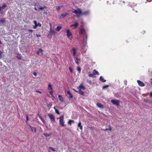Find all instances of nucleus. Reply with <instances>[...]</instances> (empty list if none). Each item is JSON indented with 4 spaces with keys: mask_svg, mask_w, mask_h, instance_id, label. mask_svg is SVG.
Returning <instances> with one entry per match:
<instances>
[{
    "mask_svg": "<svg viewBox=\"0 0 152 152\" xmlns=\"http://www.w3.org/2000/svg\"><path fill=\"white\" fill-rule=\"evenodd\" d=\"M137 82L139 85L140 86L143 87L145 86L144 83L140 80H137Z\"/></svg>",
    "mask_w": 152,
    "mask_h": 152,
    "instance_id": "nucleus-10",
    "label": "nucleus"
},
{
    "mask_svg": "<svg viewBox=\"0 0 152 152\" xmlns=\"http://www.w3.org/2000/svg\"><path fill=\"white\" fill-rule=\"evenodd\" d=\"M55 112L58 114H59L60 113L59 111L57 110V109H56V110H55Z\"/></svg>",
    "mask_w": 152,
    "mask_h": 152,
    "instance_id": "nucleus-40",
    "label": "nucleus"
},
{
    "mask_svg": "<svg viewBox=\"0 0 152 152\" xmlns=\"http://www.w3.org/2000/svg\"><path fill=\"white\" fill-rule=\"evenodd\" d=\"M97 106L100 108H103V106H102V105L100 104H97Z\"/></svg>",
    "mask_w": 152,
    "mask_h": 152,
    "instance_id": "nucleus-31",
    "label": "nucleus"
},
{
    "mask_svg": "<svg viewBox=\"0 0 152 152\" xmlns=\"http://www.w3.org/2000/svg\"><path fill=\"white\" fill-rule=\"evenodd\" d=\"M58 98L59 100L61 102H64V98L61 95H58Z\"/></svg>",
    "mask_w": 152,
    "mask_h": 152,
    "instance_id": "nucleus-16",
    "label": "nucleus"
},
{
    "mask_svg": "<svg viewBox=\"0 0 152 152\" xmlns=\"http://www.w3.org/2000/svg\"><path fill=\"white\" fill-rule=\"evenodd\" d=\"M28 31L29 32H33V31L32 30H28Z\"/></svg>",
    "mask_w": 152,
    "mask_h": 152,
    "instance_id": "nucleus-51",
    "label": "nucleus"
},
{
    "mask_svg": "<svg viewBox=\"0 0 152 152\" xmlns=\"http://www.w3.org/2000/svg\"><path fill=\"white\" fill-rule=\"evenodd\" d=\"M39 51H37V54L38 55H39Z\"/></svg>",
    "mask_w": 152,
    "mask_h": 152,
    "instance_id": "nucleus-58",
    "label": "nucleus"
},
{
    "mask_svg": "<svg viewBox=\"0 0 152 152\" xmlns=\"http://www.w3.org/2000/svg\"><path fill=\"white\" fill-rule=\"evenodd\" d=\"M5 21V19L4 18H3L0 20V26H2L3 25V23Z\"/></svg>",
    "mask_w": 152,
    "mask_h": 152,
    "instance_id": "nucleus-12",
    "label": "nucleus"
},
{
    "mask_svg": "<svg viewBox=\"0 0 152 152\" xmlns=\"http://www.w3.org/2000/svg\"><path fill=\"white\" fill-rule=\"evenodd\" d=\"M64 118V115H62L59 118V124L60 125H61L62 126H65L64 123L63 121Z\"/></svg>",
    "mask_w": 152,
    "mask_h": 152,
    "instance_id": "nucleus-2",
    "label": "nucleus"
},
{
    "mask_svg": "<svg viewBox=\"0 0 152 152\" xmlns=\"http://www.w3.org/2000/svg\"><path fill=\"white\" fill-rule=\"evenodd\" d=\"M34 24L35 25H36L37 23V21L35 20H34Z\"/></svg>",
    "mask_w": 152,
    "mask_h": 152,
    "instance_id": "nucleus-49",
    "label": "nucleus"
},
{
    "mask_svg": "<svg viewBox=\"0 0 152 152\" xmlns=\"http://www.w3.org/2000/svg\"><path fill=\"white\" fill-rule=\"evenodd\" d=\"M111 102L113 104L116 105L117 106H118L119 105L120 102L118 100L113 99L111 100Z\"/></svg>",
    "mask_w": 152,
    "mask_h": 152,
    "instance_id": "nucleus-5",
    "label": "nucleus"
},
{
    "mask_svg": "<svg viewBox=\"0 0 152 152\" xmlns=\"http://www.w3.org/2000/svg\"><path fill=\"white\" fill-rule=\"evenodd\" d=\"M50 31H49V34L48 35L49 38H51L52 36L55 34V31L53 30L50 27Z\"/></svg>",
    "mask_w": 152,
    "mask_h": 152,
    "instance_id": "nucleus-4",
    "label": "nucleus"
},
{
    "mask_svg": "<svg viewBox=\"0 0 152 152\" xmlns=\"http://www.w3.org/2000/svg\"><path fill=\"white\" fill-rule=\"evenodd\" d=\"M94 74L93 73H91V74H89V75H88V76L89 77H93L94 76Z\"/></svg>",
    "mask_w": 152,
    "mask_h": 152,
    "instance_id": "nucleus-37",
    "label": "nucleus"
},
{
    "mask_svg": "<svg viewBox=\"0 0 152 152\" xmlns=\"http://www.w3.org/2000/svg\"><path fill=\"white\" fill-rule=\"evenodd\" d=\"M151 85H152V81L151 82Z\"/></svg>",
    "mask_w": 152,
    "mask_h": 152,
    "instance_id": "nucleus-64",
    "label": "nucleus"
},
{
    "mask_svg": "<svg viewBox=\"0 0 152 152\" xmlns=\"http://www.w3.org/2000/svg\"><path fill=\"white\" fill-rule=\"evenodd\" d=\"M77 93L79 94L80 95H81L83 96L85 95V94L84 92L82 91L81 90H79L78 91H77Z\"/></svg>",
    "mask_w": 152,
    "mask_h": 152,
    "instance_id": "nucleus-18",
    "label": "nucleus"
},
{
    "mask_svg": "<svg viewBox=\"0 0 152 152\" xmlns=\"http://www.w3.org/2000/svg\"><path fill=\"white\" fill-rule=\"evenodd\" d=\"M76 53H73V56H74V57H76L75 56Z\"/></svg>",
    "mask_w": 152,
    "mask_h": 152,
    "instance_id": "nucleus-53",
    "label": "nucleus"
},
{
    "mask_svg": "<svg viewBox=\"0 0 152 152\" xmlns=\"http://www.w3.org/2000/svg\"><path fill=\"white\" fill-rule=\"evenodd\" d=\"M68 15H69V14L67 13H63L61 15L60 18H63Z\"/></svg>",
    "mask_w": 152,
    "mask_h": 152,
    "instance_id": "nucleus-13",
    "label": "nucleus"
},
{
    "mask_svg": "<svg viewBox=\"0 0 152 152\" xmlns=\"http://www.w3.org/2000/svg\"><path fill=\"white\" fill-rule=\"evenodd\" d=\"M34 9H35V10H37V8H36V7H34Z\"/></svg>",
    "mask_w": 152,
    "mask_h": 152,
    "instance_id": "nucleus-60",
    "label": "nucleus"
},
{
    "mask_svg": "<svg viewBox=\"0 0 152 152\" xmlns=\"http://www.w3.org/2000/svg\"><path fill=\"white\" fill-rule=\"evenodd\" d=\"M127 81L126 80H125L124 81V83L125 85H127Z\"/></svg>",
    "mask_w": 152,
    "mask_h": 152,
    "instance_id": "nucleus-46",
    "label": "nucleus"
},
{
    "mask_svg": "<svg viewBox=\"0 0 152 152\" xmlns=\"http://www.w3.org/2000/svg\"><path fill=\"white\" fill-rule=\"evenodd\" d=\"M53 108L55 109V110H56V107H53Z\"/></svg>",
    "mask_w": 152,
    "mask_h": 152,
    "instance_id": "nucleus-61",
    "label": "nucleus"
},
{
    "mask_svg": "<svg viewBox=\"0 0 152 152\" xmlns=\"http://www.w3.org/2000/svg\"><path fill=\"white\" fill-rule=\"evenodd\" d=\"M28 120V117L27 115H26V121H27Z\"/></svg>",
    "mask_w": 152,
    "mask_h": 152,
    "instance_id": "nucleus-47",
    "label": "nucleus"
},
{
    "mask_svg": "<svg viewBox=\"0 0 152 152\" xmlns=\"http://www.w3.org/2000/svg\"><path fill=\"white\" fill-rule=\"evenodd\" d=\"M108 129V130L110 131H111V130H112L111 127L110 125H109V128Z\"/></svg>",
    "mask_w": 152,
    "mask_h": 152,
    "instance_id": "nucleus-45",
    "label": "nucleus"
},
{
    "mask_svg": "<svg viewBox=\"0 0 152 152\" xmlns=\"http://www.w3.org/2000/svg\"><path fill=\"white\" fill-rule=\"evenodd\" d=\"M93 73H94V75H99V72L95 69H94L93 70Z\"/></svg>",
    "mask_w": 152,
    "mask_h": 152,
    "instance_id": "nucleus-22",
    "label": "nucleus"
},
{
    "mask_svg": "<svg viewBox=\"0 0 152 152\" xmlns=\"http://www.w3.org/2000/svg\"><path fill=\"white\" fill-rule=\"evenodd\" d=\"M72 12L73 13L76 14V13H77V10L73 9V11H72Z\"/></svg>",
    "mask_w": 152,
    "mask_h": 152,
    "instance_id": "nucleus-44",
    "label": "nucleus"
},
{
    "mask_svg": "<svg viewBox=\"0 0 152 152\" xmlns=\"http://www.w3.org/2000/svg\"><path fill=\"white\" fill-rule=\"evenodd\" d=\"M135 5H136V4L134 3H130L128 4V6L132 7L133 6H135Z\"/></svg>",
    "mask_w": 152,
    "mask_h": 152,
    "instance_id": "nucleus-26",
    "label": "nucleus"
},
{
    "mask_svg": "<svg viewBox=\"0 0 152 152\" xmlns=\"http://www.w3.org/2000/svg\"><path fill=\"white\" fill-rule=\"evenodd\" d=\"M109 86L108 85H105L103 86L102 88L103 89H105L108 88Z\"/></svg>",
    "mask_w": 152,
    "mask_h": 152,
    "instance_id": "nucleus-34",
    "label": "nucleus"
},
{
    "mask_svg": "<svg viewBox=\"0 0 152 152\" xmlns=\"http://www.w3.org/2000/svg\"><path fill=\"white\" fill-rule=\"evenodd\" d=\"M53 91L52 90H51L50 92V95H51L54 98H55V97L53 95Z\"/></svg>",
    "mask_w": 152,
    "mask_h": 152,
    "instance_id": "nucleus-38",
    "label": "nucleus"
},
{
    "mask_svg": "<svg viewBox=\"0 0 152 152\" xmlns=\"http://www.w3.org/2000/svg\"><path fill=\"white\" fill-rule=\"evenodd\" d=\"M1 43H2L1 42V41L0 40V44H1Z\"/></svg>",
    "mask_w": 152,
    "mask_h": 152,
    "instance_id": "nucleus-63",
    "label": "nucleus"
},
{
    "mask_svg": "<svg viewBox=\"0 0 152 152\" xmlns=\"http://www.w3.org/2000/svg\"><path fill=\"white\" fill-rule=\"evenodd\" d=\"M6 7L7 5L5 4H3L2 6H0V12L1 14L3 13V12L1 11V10L4 9Z\"/></svg>",
    "mask_w": 152,
    "mask_h": 152,
    "instance_id": "nucleus-9",
    "label": "nucleus"
},
{
    "mask_svg": "<svg viewBox=\"0 0 152 152\" xmlns=\"http://www.w3.org/2000/svg\"><path fill=\"white\" fill-rule=\"evenodd\" d=\"M36 35L37 37H41V35H38L37 34H36Z\"/></svg>",
    "mask_w": 152,
    "mask_h": 152,
    "instance_id": "nucleus-56",
    "label": "nucleus"
},
{
    "mask_svg": "<svg viewBox=\"0 0 152 152\" xmlns=\"http://www.w3.org/2000/svg\"><path fill=\"white\" fill-rule=\"evenodd\" d=\"M38 116L39 117V118L41 120V121L43 122L44 123L45 122V121L44 119L42 118V117L41 115L38 114Z\"/></svg>",
    "mask_w": 152,
    "mask_h": 152,
    "instance_id": "nucleus-21",
    "label": "nucleus"
},
{
    "mask_svg": "<svg viewBox=\"0 0 152 152\" xmlns=\"http://www.w3.org/2000/svg\"><path fill=\"white\" fill-rule=\"evenodd\" d=\"M150 97H152V92H151L150 93Z\"/></svg>",
    "mask_w": 152,
    "mask_h": 152,
    "instance_id": "nucleus-55",
    "label": "nucleus"
},
{
    "mask_svg": "<svg viewBox=\"0 0 152 152\" xmlns=\"http://www.w3.org/2000/svg\"><path fill=\"white\" fill-rule=\"evenodd\" d=\"M79 33L80 34L83 35V44L82 46V48L86 46L87 45V42L88 38V35L85 29L83 28H80V29Z\"/></svg>",
    "mask_w": 152,
    "mask_h": 152,
    "instance_id": "nucleus-1",
    "label": "nucleus"
},
{
    "mask_svg": "<svg viewBox=\"0 0 152 152\" xmlns=\"http://www.w3.org/2000/svg\"><path fill=\"white\" fill-rule=\"evenodd\" d=\"M78 23L77 22H75V23L74 24L71 25H70V26L71 27H73V28H75L78 26Z\"/></svg>",
    "mask_w": 152,
    "mask_h": 152,
    "instance_id": "nucleus-14",
    "label": "nucleus"
},
{
    "mask_svg": "<svg viewBox=\"0 0 152 152\" xmlns=\"http://www.w3.org/2000/svg\"><path fill=\"white\" fill-rule=\"evenodd\" d=\"M74 121L72 120H69L68 122V124L69 125H71L72 122Z\"/></svg>",
    "mask_w": 152,
    "mask_h": 152,
    "instance_id": "nucleus-33",
    "label": "nucleus"
},
{
    "mask_svg": "<svg viewBox=\"0 0 152 152\" xmlns=\"http://www.w3.org/2000/svg\"><path fill=\"white\" fill-rule=\"evenodd\" d=\"M38 51H39V53H41L43 54V50L41 48H40L39 49Z\"/></svg>",
    "mask_w": 152,
    "mask_h": 152,
    "instance_id": "nucleus-36",
    "label": "nucleus"
},
{
    "mask_svg": "<svg viewBox=\"0 0 152 152\" xmlns=\"http://www.w3.org/2000/svg\"><path fill=\"white\" fill-rule=\"evenodd\" d=\"M37 26H39L41 27V23H37V24L36 25Z\"/></svg>",
    "mask_w": 152,
    "mask_h": 152,
    "instance_id": "nucleus-42",
    "label": "nucleus"
},
{
    "mask_svg": "<svg viewBox=\"0 0 152 152\" xmlns=\"http://www.w3.org/2000/svg\"><path fill=\"white\" fill-rule=\"evenodd\" d=\"M69 71H70V72L71 73H72V68L70 67H69Z\"/></svg>",
    "mask_w": 152,
    "mask_h": 152,
    "instance_id": "nucleus-43",
    "label": "nucleus"
},
{
    "mask_svg": "<svg viewBox=\"0 0 152 152\" xmlns=\"http://www.w3.org/2000/svg\"><path fill=\"white\" fill-rule=\"evenodd\" d=\"M78 126L79 127H80V129H82L83 126H82L81 125V123L80 121L79 122L78 124Z\"/></svg>",
    "mask_w": 152,
    "mask_h": 152,
    "instance_id": "nucleus-23",
    "label": "nucleus"
},
{
    "mask_svg": "<svg viewBox=\"0 0 152 152\" xmlns=\"http://www.w3.org/2000/svg\"><path fill=\"white\" fill-rule=\"evenodd\" d=\"M62 5L56 7V9L58 10H60L61 8L62 7Z\"/></svg>",
    "mask_w": 152,
    "mask_h": 152,
    "instance_id": "nucleus-29",
    "label": "nucleus"
},
{
    "mask_svg": "<svg viewBox=\"0 0 152 152\" xmlns=\"http://www.w3.org/2000/svg\"><path fill=\"white\" fill-rule=\"evenodd\" d=\"M67 94L69 95V98H72L73 97V96L72 94L70 93V92L69 91H67Z\"/></svg>",
    "mask_w": 152,
    "mask_h": 152,
    "instance_id": "nucleus-19",
    "label": "nucleus"
},
{
    "mask_svg": "<svg viewBox=\"0 0 152 152\" xmlns=\"http://www.w3.org/2000/svg\"><path fill=\"white\" fill-rule=\"evenodd\" d=\"M2 53L3 52L2 51H0V59L2 57Z\"/></svg>",
    "mask_w": 152,
    "mask_h": 152,
    "instance_id": "nucleus-41",
    "label": "nucleus"
},
{
    "mask_svg": "<svg viewBox=\"0 0 152 152\" xmlns=\"http://www.w3.org/2000/svg\"><path fill=\"white\" fill-rule=\"evenodd\" d=\"M44 12L43 13L44 14H46V15L47 14V12L45 11V10H44Z\"/></svg>",
    "mask_w": 152,
    "mask_h": 152,
    "instance_id": "nucleus-52",
    "label": "nucleus"
},
{
    "mask_svg": "<svg viewBox=\"0 0 152 152\" xmlns=\"http://www.w3.org/2000/svg\"><path fill=\"white\" fill-rule=\"evenodd\" d=\"M99 80L102 82H105L106 81V80L104 79L103 77L102 76L100 77Z\"/></svg>",
    "mask_w": 152,
    "mask_h": 152,
    "instance_id": "nucleus-17",
    "label": "nucleus"
},
{
    "mask_svg": "<svg viewBox=\"0 0 152 152\" xmlns=\"http://www.w3.org/2000/svg\"><path fill=\"white\" fill-rule=\"evenodd\" d=\"M73 90L74 91H75V92H77V91H77L75 89H73Z\"/></svg>",
    "mask_w": 152,
    "mask_h": 152,
    "instance_id": "nucleus-59",
    "label": "nucleus"
},
{
    "mask_svg": "<svg viewBox=\"0 0 152 152\" xmlns=\"http://www.w3.org/2000/svg\"><path fill=\"white\" fill-rule=\"evenodd\" d=\"M104 130V131H106L107 130H108V129H103Z\"/></svg>",
    "mask_w": 152,
    "mask_h": 152,
    "instance_id": "nucleus-57",
    "label": "nucleus"
},
{
    "mask_svg": "<svg viewBox=\"0 0 152 152\" xmlns=\"http://www.w3.org/2000/svg\"><path fill=\"white\" fill-rule=\"evenodd\" d=\"M72 50L73 51V53H76L77 51V49L75 48H72Z\"/></svg>",
    "mask_w": 152,
    "mask_h": 152,
    "instance_id": "nucleus-28",
    "label": "nucleus"
},
{
    "mask_svg": "<svg viewBox=\"0 0 152 152\" xmlns=\"http://www.w3.org/2000/svg\"><path fill=\"white\" fill-rule=\"evenodd\" d=\"M75 63L78 64L80 62L81 60L80 58H77V57H73Z\"/></svg>",
    "mask_w": 152,
    "mask_h": 152,
    "instance_id": "nucleus-6",
    "label": "nucleus"
},
{
    "mask_svg": "<svg viewBox=\"0 0 152 152\" xmlns=\"http://www.w3.org/2000/svg\"><path fill=\"white\" fill-rule=\"evenodd\" d=\"M75 14L78 17L82 15V11L80 9L78 8L77 9V13Z\"/></svg>",
    "mask_w": 152,
    "mask_h": 152,
    "instance_id": "nucleus-8",
    "label": "nucleus"
},
{
    "mask_svg": "<svg viewBox=\"0 0 152 152\" xmlns=\"http://www.w3.org/2000/svg\"><path fill=\"white\" fill-rule=\"evenodd\" d=\"M44 135L46 137H48L50 136L51 135V134H47V133H44Z\"/></svg>",
    "mask_w": 152,
    "mask_h": 152,
    "instance_id": "nucleus-30",
    "label": "nucleus"
},
{
    "mask_svg": "<svg viewBox=\"0 0 152 152\" xmlns=\"http://www.w3.org/2000/svg\"><path fill=\"white\" fill-rule=\"evenodd\" d=\"M47 7L46 6H44L43 7H39L38 9L39 10H42L44 8H46Z\"/></svg>",
    "mask_w": 152,
    "mask_h": 152,
    "instance_id": "nucleus-32",
    "label": "nucleus"
},
{
    "mask_svg": "<svg viewBox=\"0 0 152 152\" xmlns=\"http://www.w3.org/2000/svg\"><path fill=\"white\" fill-rule=\"evenodd\" d=\"M37 25H35L34 26H33V28L34 29H36L37 28Z\"/></svg>",
    "mask_w": 152,
    "mask_h": 152,
    "instance_id": "nucleus-50",
    "label": "nucleus"
},
{
    "mask_svg": "<svg viewBox=\"0 0 152 152\" xmlns=\"http://www.w3.org/2000/svg\"><path fill=\"white\" fill-rule=\"evenodd\" d=\"M77 70L79 72V73H80L81 72V68L80 67H77Z\"/></svg>",
    "mask_w": 152,
    "mask_h": 152,
    "instance_id": "nucleus-39",
    "label": "nucleus"
},
{
    "mask_svg": "<svg viewBox=\"0 0 152 152\" xmlns=\"http://www.w3.org/2000/svg\"><path fill=\"white\" fill-rule=\"evenodd\" d=\"M16 58L19 60H20L21 58V56L20 54L18 53V55L16 56Z\"/></svg>",
    "mask_w": 152,
    "mask_h": 152,
    "instance_id": "nucleus-27",
    "label": "nucleus"
},
{
    "mask_svg": "<svg viewBox=\"0 0 152 152\" xmlns=\"http://www.w3.org/2000/svg\"><path fill=\"white\" fill-rule=\"evenodd\" d=\"M48 89L49 90H52L53 88H52V86L50 84H49L48 85Z\"/></svg>",
    "mask_w": 152,
    "mask_h": 152,
    "instance_id": "nucleus-25",
    "label": "nucleus"
},
{
    "mask_svg": "<svg viewBox=\"0 0 152 152\" xmlns=\"http://www.w3.org/2000/svg\"><path fill=\"white\" fill-rule=\"evenodd\" d=\"M33 74L35 77H37V73L36 72H34Z\"/></svg>",
    "mask_w": 152,
    "mask_h": 152,
    "instance_id": "nucleus-48",
    "label": "nucleus"
},
{
    "mask_svg": "<svg viewBox=\"0 0 152 152\" xmlns=\"http://www.w3.org/2000/svg\"><path fill=\"white\" fill-rule=\"evenodd\" d=\"M61 28V27L60 26H57L56 28H55V29L57 31H59Z\"/></svg>",
    "mask_w": 152,
    "mask_h": 152,
    "instance_id": "nucleus-24",
    "label": "nucleus"
},
{
    "mask_svg": "<svg viewBox=\"0 0 152 152\" xmlns=\"http://www.w3.org/2000/svg\"><path fill=\"white\" fill-rule=\"evenodd\" d=\"M49 149L53 152H54L56 151V150L52 147H49Z\"/></svg>",
    "mask_w": 152,
    "mask_h": 152,
    "instance_id": "nucleus-35",
    "label": "nucleus"
},
{
    "mask_svg": "<svg viewBox=\"0 0 152 152\" xmlns=\"http://www.w3.org/2000/svg\"><path fill=\"white\" fill-rule=\"evenodd\" d=\"M86 50H84V53H85V52H86Z\"/></svg>",
    "mask_w": 152,
    "mask_h": 152,
    "instance_id": "nucleus-62",
    "label": "nucleus"
},
{
    "mask_svg": "<svg viewBox=\"0 0 152 152\" xmlns=\"http://www.w3.org/2000/svg\"><path fill=\"white\" fill-rule=\"evenodd\" d=\"M29 127L31 129V131L32 132H33L34 130V132L35 133H36V129L35 128H33V127L31 126H29Z\"/></svg>",
    "mask_w": 152,
    "mask_h": 152,
    "instance_id": "nucleus-20",
    "label": "nucleus"
},
{
    "mask_svg": "<svg viewBox=\"0 0 152 152\" xmlns=\"http://www.w3.org/2000/svg\"><path fill=\"white\" fill-rule=\"evenodd\" d=\"M77 88L79 89V90H85L86 89L85 87L82 84H81L77 87Z\"/></svg>",
    "mask_w": 152,
    "mask_h": 152,
    "instance_id": "nucleus-11",
    "label": "nucleus"
},
{
    "mask_svg": "<svg viewBox=\"0 0 152 152\" xmlns=\"http://www.w3.org/2000/svg\"><path fill=\"white\" fill-rule=\"evenodd\" d=\"M89 11L88 10H86L85 11L82 12V15H89Z\"/></svg>",
    "mask_w": 152,
    "mask_h": 152,
    "instance_id": "nucleus-15",
    "label": "nucleus"
},
{
    "mask_svg": "<svg viewBox=\"0 0 152 152\" xmlns=\"http://www.w3.org/2000/svg\"><path fill=\"white\" fill-rule=\"evenodd\" d=\"M51 120L52 121H55V120L53 115L51 113H49L48 115Z\"/></svg>",
    "mask_w": 152,
    "mask_h": 152,
    "instance_id": "nucleus-7",
    "label": "nucleus"
},
{
    "mask_svg": "<svg viewBox=\"0 0 152 152\" xmlns=\"http://www.w3.org/2000/svg\"><path fill=\"white\" fill-rule=\"evenodd\" d=\"M35 91L39 93L40 94H41L42 93V92L41 91Z\"/></svg>",
    "mask_w": 152,
    "mask_h": 152,
    "instance_id": "nucleus-54",
    "label": "nucleus"
},
{
    "mask_svg": "<svg viewBox=\"0 0 152 152\" xmlns=\"http://www.w3.org/2000/svg\"><path fill=\"white\" fill-rule=\"evenodd\" d=\"M66 35L69 39L72 40V34L69 29L66 30Z\"/></svg>",
    "mask_w": 152,
    "mask_h": 152,
    "instance_id": "nucleus-3",
    "label": "nucleus"
}]
</instances>
